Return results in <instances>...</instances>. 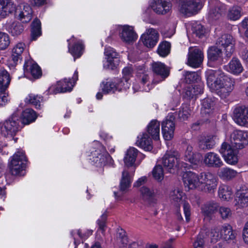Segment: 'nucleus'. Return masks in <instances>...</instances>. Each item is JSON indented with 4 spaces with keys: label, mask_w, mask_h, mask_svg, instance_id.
I'll use <instances>...</instances> for the list:
<instances>
[{
    "label": "nucleus",
    "mask_w": 248,
    "mask_h": 248,
    "mask_svg": "<svg viewBox=\"0 0 248 248\" xmlns=\"http://www.w3.org/2000/svg\"><path fill=\"white\" fill-rule=\"evenodd\" d=\"M183 179L186 187L208 194L214 193L218 184L217 177L210 172H202L199 174L187 172L183 175Z\"/></svg>",
    "instance_id": "nucleus-1"
},
{
    "label": "nucleus",
    "mask_w": 248,
    "mask_h": 248,
    "mask_svg": "<svg viewBox=\"0 0 248 248\" xmlns=\"http://www.w3.org/2000/svg\"><path fill=\"white\" fill-rule=\"evenodd\" d=\"M207 86L222 98L228 97L234 89V80L220 70L206 72Z\"/></svg>",
    "instance_id": "nucleus-2"
},
{
    "label": "nucleus",
    "mask_w": 248,
    "mask_h": 248,
    "mask_svg": "<svg viewBox=\"0 0 248 248\" xmlns=\"http://www.w3.org/2000/svg\"><path fill=\"white\" fill-rule=\"evenodd\" d=\"M138 154V151L135 148H130L127 151L124 159L126 167L122 172L120 184V188L121 191H125L130 186L134 170L132 169V170L130 172L128 170V168L132 167L134 165Z\"/></svg>",
    "instance_id": "nucleus-3"
},
{
    "label": "nucleus",
    "mask_w": 248,
    "mask_h": 248,
    "mask_svg": "<svg viewBox=\"0 0 248 248\" xmlns=\"http://www.w3.org/2000/svg\"><path fill=\"white\" fill-rule=\"evenodd\" d=\"M180 155L177 152H168L158 160L164 168L170 173H174L178 169L184 167L185 163H179Z\"/></svg>",
    "instance_id": "nucleus-4"
},
{
    "label": "nucleus",
    "mask_w": 248,
    "mask_h": 248,
    "mask_svg": "<svg viewBox=\"0 0 248 248\" xmlns=\"http://www.w3.org/2000/svg\"><path fill=\"white\" fill-rule=\"evenodd\" d=\"M26 157L23 151H17L11 157L9 168L13 175H22L26 168Z\"/></svg>",
    "instance_id": "nucleus-5"
},
{
    "label": "nucleus",
    "mask_w": 248,
    "mask_h": 248,
    "mask_svg": "<svg viewBox=\"0 0 248 248\" xmlns=\"http://www.w3.org/2000/svg\"><path fill=\"white\" fill-rule=\"evenodd\" d=\"M211 242L215 243L220 239L227 241L233 240L235 235L232 226L228 224H225L212 229L211 232Z\"/></svg>",
    "instance_id": "nucleus-6"
},
{
    "label": "nucleus",
    "mask_w": 248,
    "mask_h": 248,
    "mask_svg": "<svg viewBox=\"0 0 248 248\" xmlns=\"http://www.w3.org/2000/svg\"><path fill=\"white\" fill-rule=\"evenodd\" d=\"M19 117L14 113L8 120L0 123V133L4 137H12L19 130Z\"/></svg>",
    "instance_id": "nucleus-7"
},
{
    "label": "nucleus",
    "mask_w": 248,
    "mask_h": 248,
    "mask_svg": "<svg viewBox=\"0 0 248 248\" xmlns=\"http://www.w3.org/2000/svg\"><path fill=\"white\" fill-rule=\"evenodd\" d=\"M179 3L180 12L186 16H191L197 13L202 8V3L197 0H172Z\"/></svg>",
    "instance_id": "nucleus-8"
},
{
    "label": "nucleus",
    "mask_w": 248,
    "mask_h": 248,
    "mask_svg": "<svg viewBox=\"0 0 248 248\" xmlns=\"http://www.w3.org/2000/svg\"><path fill=\"white\" fill-rule=\"evenodd\" d=\"M204 55L202 51L197 46L189 47L187 64L193 68L201 66L203 62Z\"/></svg>",
    "instance_id": "nucleus-9"
},
{
    "label": "nucleus",
    "mask_w": 248,
    "mask_h": 248,
    "mask_svg": "<svg viewBox=\"0 0 248 248\" xmlns=\"http://www.w3.org/2000/svg\"><path fill=\"white\" fill-rule=\"evenodd\" d=\"M224 160L229 164L235 165L238 162V151L226 142H223L219 150Z\"/></svg>",
    "instance_id": "nucleus-10"
},
{
    "label": "nucleus",
    "mask_w": 248,
    "mask_h": 248,
    "mask_svg": "<svg viewBox=\"0 0 248 248\" xmlns=\"http://www.w3.org/2000/svg\"><path fill=\"white\" fill-rule=\"evenodd\" d=\"M230 140L236 148L242 149L248 144V132L234 130L231 134Z\"/></svg>",
    "instance_id": "nucleus-11"
},
{
    "label": "nucleus",
    "mask_w": 248,
    "mask_h": 248,
    "mask_svg": "<svg viewBox=\"0 0 248 248\" xmlns=\"http://www.w3.org/2000/svg\"><path fill=\"white\" fill-rule=\"evenodd\" d=\"M217 44L223 48L225 54L228 58H230L234 51L235 40L230 34L222 35L218 38Z\"/></svg>",
    "instance_id": "nucleus-12"
},
{
    "label": "nucleus",
    "mask_w": 248,
    "mask_h": 248,
    "mask_svg": "<svg viewBox=\"0 0 248 248\" xmlns=\"http://www.w3.org/2000/svg\"><path fill=\"white\" fill-rule=\"evenodd\" d=\"M233 118L237 124L248 127V107L241 106L236 107L233 111Z\"/></svg>",
    "instance_id": "nucleus-13"
},
{
    "label": "nucleus",
    "mask_w": 248,
    "mask_h": 248,
    "mask_svg": "<svg viewBox=\"0 0 248 248\" xmlns=\"http://www.w3.org/2000/svg\"><path fill=\"white\" fill-rule=\"evenodd\" d=\"M174 117L172 115L168 116L162 123V131L164 139L169 140L172 139L175 130Z\"/></svg>",
    "instance_id": "nucleus-14"
},
{
    "label": "nucleus",
    "mask_w": 248,
    "mask_h": 248,
    "mask_svg": "<svg viewBox=\"0 0 248 248\" xmlns=\"http://www.w3.org/2000/svg\"><path fill=\"white\" fill-rule=\"evenodd\" d=\"M159 38V34L156 30L153 28L147 29L142 34L140 40L145 46L148 48L154 47L157 44Z\"/></svg>",
    "instance_id": "nucleus-15"
},
{
    "label": "nucleus",
    "mask_w": 248,
    "mask_h": 248,
    "mask_svg": "<svg viewBox=\"0 0 248 248\" xmlns=\"http://www.w3.org/2000/svg\"><path fill=\"white\" fill-rule=\"evenodd\" d=\"M74 85L70 79L65 78L58 82L56 85L51 86L47 91V94H56L59 93L70 92Z\"/></svg>",
    "instance_id": "nucleus-16"
},
{
    "label": "nucleus",
    "mask_w": 248,
    "mask_h": 248,
    "mask_svg": "<svg viewBox=\"0 0 248 248\" xmlns=\"http://www.w3.org/2000/svg\"><path fill=\"white\" fill-rule=\"evenodd\" d=\"M152 67L154 74L159 78L158 80L155 78L154 79L153 82L155 83L164 80L170 75L169 68L163 63L154 62L152 65Z\"/></svg>",
    "instance_id": "nucleus-17"
},
{
    "label": "nucleus",
    "mask_w": 248,
    "mask_h": 248,
    "mask_svg": "<svg viewBox=\"0 0 248 248\" xmlns=\"http://www.w3.org/2000/svg\"><path fill=\"white\" fill-rule=\"evenodd\" d=\"M107 60L104 62L103 66L107 69H113L118 65V54L111 47H106L104 52Z\"/></svg>",
    "instance_id": "nucleus-18"
},
{
    "label": "nucleus",
    "mask_w": 248,
    "mask_h": 248,
    "mask_svg": "<svg viewBox=\"0 0 248 248\" xmlns=\"http://www.w3.org/2000/svg\"><path fill=\"white\" fill-rule=\"evenodd\" d=\"M235 200L237 209L248 206V188L246 186H241L237 190Z\"/></svg>",
    "instance_id": "nucleus-19"
},
{
    "label": "nucleus",
    "mask_w": 248,
    "mask_h": 248,
    "mask_svg": "<svg viewBox=\"0 0 248 248\" xmlns=\"http://www.w3.org/2000/svg\"><path fill=\"white\" fill-rule=\"evenodd\" d=\"M120 37L124 42L130 44L137 40L138 35L135 32L133 27L124 25L121 28Z\"/></svg>",
    "instance_id": "nucleus-20"
},
{
    "label": "nucleus",
    "mask_w": 248,
    "mask_h": 248,
    "mask_svg": "<svg viewBox=\"0 0 248 248\" xmlns=\"http://www.w3.org/2000/svg\"><path fill=\"white\" fill-rule=\"evenodd\" d=\"M105 149L101 145H99L98 148L91 153L90 160L93 165L97 167H101L105 165Z\"/></svg>",
    "instance_id": "nucleus-21"
},
{
    "label": "nucleus",
    "mask_w": 248,
    "mask_h": 248,
    "mask_svg": "<svg viewBox=\"0 0 248 248\" xmlns=\"http://www.w3.org/2000/svg\"><path fill=\"white\" fill-rule=\"evenodd\" d=\"M212 8L209 12V17L211 19H217L223 14H225L227 7L221 2L216 0H213L211 2Z\"/></svg>",
    "instance_id": "nucleus-22"
},
{
    "label": "nucleus",
    "mask_w": 248,
    "mask_h": 248,
    "mask_svg": "<svg viewBox=\"0 0 248 248\" xmlns=\"http://www.w3.org/2000/svg\"><path fill=\"white\" fill-rule=\"evenodd\" d=\"M203 161L204 164L209 167L219 168L223 164L219 155L212 152L204 155Z\"/></svg>",
    "instance_id": "nucleus-23"
},
{
    "label": "nucleus",
    "mask_w": 248,
    "mask_h": 248,
    "mask_svg": "<svg viewBox=\"0 0 248 248\" xmlns=\"http://www.w3.org/2000/svg\"><path fill=\"white\" fill-rule=\"evenodd\" d=\"M16 5L12 0H0V19H3L13 13Z\"/></svg>",
    "instance_id": "nucleus-24"
},
{
    "label": "nucleus",
    "mask_w": 248,
    "mask_h": 248,
    "mask_svg": "<svg viewBox=\"0 0 248 248\" xmlns=\"http://www.w3.org/2000/svg\"><path fill=\"white\" fill-rule=\"evenodd\" d=\"M171 7V3L166 0H154L152 5L153 11L160 15H164L169 12Z\"/></svg>",
    "instance_id": "nucleus-25"
},
{
    "label": "nucleus",
    "mask_w": 248,
    "mask_h": 248,
    "mask_svg": "<svg viewBox=\"0 0 248 248\" xmlns=\"http://www.w3.org/2000/svg\"><path fill=\"white\" fill-rule=\"evenodd\" d=\"M224 69L232 74L238 76L243 71L244 68L238 59L233 58L227 65L224 66Z\"/></svg>",
    "instance_id": "nucleus-26"
},
{
    "label": "nucleus",
    "mask_w": 248,
    "mask_h": 248,
    "mask_svg": "<svg viewBox=\"0 0 248 248\" xmlns=\"http://www.w3.org/2000/svg\"><path fill=\"white\" fill-rule=\"evenodd\" d=\"M24 72L31 75L34 78H39L41 76V70L38 65L32 60L25 61L24 65Z\"/></svg>",
    "instance_id": "nucleus-27"
},
{
    "label": "nucleus",
    "mask_w": 248,
    "mask_h": 248,
    "mask_svg": "<svg viewBox=\"0 0 248 248\" xmlns=\"http://www.w3.org/2000/svg\"><path fill=\"white\" fill-rule=\"evenodd\" d=\"M219 207L218 202L214 201H210L203 204L202 207V213L205 217H211L215 214Z\"/></svg>",
    "instance_id": "nucleus-28"
},
{
    "label": "nucleus",
    "mask_w": 248,
    "mask_h": 248,
    "mask_svg": "<svg viewBox=\"0 0 248 248\" xmlns=\"http://www.w3.org/2000/svg\"><path fill=\"white\" fill-rule=\"evenodd\" d=\"M201 155L200 154L194 152L192 146L188 145L186 150L184 159L189 162L190 164L196 165H198L201 160Z\"/></svg>",
    "instance_id": "nucleus-29"
},
{
    "label": "nucleus",
    "mask_w": 248,
    "mask_h": 248,
    "mask_svg": "<svg viewBox=\"0 0 248 248\" xmlns=\"http://www.w3.org/2000/svg\"><path fill=\"white\" fill-rule=\"evenodd\" d=\"M203 92L202 84L191 85L187 86L185 88L183 95L186 98L190 99L199 94L202 93Z\"/></svg>",
    "instance_id": "nucleus-30"
},
{
    "label": "nucleus",
    "mask_w": 248,
    "mask_h": 248,
    "mask_svg": "<svg viewBox=\"0 0 248 248\" xmlns=\"http://www.w3.org/2000/svg\"><path fill=\"white\" fill-rule=\"evenodd\" d=\"M25 47L24 43L20 42L16 44L12 49L11 59L13 61L11 63L13 66H15L19 60L21 58V55Z\"/></svg>",
    "instance_id": "nucleus-31"
},
{
    "label": "nucleus",
    "mask_w": 248,
    "mask_h": 248,
    "mask_svg": "<svg viewBox=\"0 0 248 248\" xmlns=\"http://www.w3.org/2000/svg\"><path fill=\"white\" fill-rule=\"evenodd\" d=\"M136 143L138 146L147 151H150L153 148L152 138L146 133L140 134L138 137Z\"/></svg>",
    "instance_id": "nucleus-32"
},
{
    "label": "nucleus",
    "mask_w": 248,
    "mask_h": 248,
    "mask_svg": "<svg viewBox=\"0 0 248 248\" xmlns=\"http://www.w3.org/2000/svg\"><path fill=\"white\" fill-rule=\"evenodd\" d=\"M147 132L153 139L158 140L160 136V123L156 120L151 121L147 126Z\"/></svg>",
    "instance_id": "nucleus-33"
},
{
    "label": "nucleus",
    "mask_w": 248,
    "mask_h": 248,
    "mask_svg": "<svg viewBox=\"0 0 248 248\" xmlns=\"http://www.w3.org/2000/svg\"><path fill=\"white\" fill-rule=\"evenodd\" d=\"M68 42H69V51L74 57V61H75L76 58L80 57L82 54L84 48V46L81 41H78L73 47L70 48V42H75V38L74 37L70 40H68Z\"/></svg>",
    "instance_id": "nucleus-34"
},
{
    "label": "nucleus",
    "mask_w": 248,
    "mask_h": 248,
    "mask_svg": "<svg viewBox=\"0 0 248 248\" xmlns=\"http://www.w3.org/2000/svg\"><path fill=\"white\" fill-rule=\"evenodd\" d=\"M123 79L124 80L125 83L122 85L123 81H121L118 85V86L123 87L124 89L129 88L130 84L128 81L133 76V70L131 66H128L124 67L122 71Z\"/></svg>",
    "instance_id": "nucleus-35"
},
{
    "label": "nucleus",
    "mask_w": 248,
    "mask_h": 248,
    "mask_svg": "<svg viewBox=\"0 0 248 248\" xmlns=\"http://www.w3.org/2000/svg\"><path fill=\"white\" fill-rule=\"evenodd\" d=\"M6 29L13 36L20 35L24 30L23 25L18 22H9L7 24Z\"/></svg>",
    "instance_id": "nucleus-36"
},
{
    "label": "nucleus",
    "mask_w": 248,
    "mask_h": 248,
    "mask_svg": "<svg viewBox=\"0 0 248 248\" xmlns=\"http://www.w3.org/2000/svg\"><path fill=\"white\" fill-rule=\"evenodd\" d=\"M215 141L212 136H202L199 142V147L202 150H209L213 148Z\"/></svg>",
    "instance_id": "nucleus-37"
},
{
    "label": "nucleus",
    "mask_w": 248,
    "mask_h": 248,
    "mask_svg": "<svg viewBox=\"0 0 248 248\" xmlns=\"http://www.w3.org/2000/svg\"><path fill=\"white\" fill-rule=\"evenodd\" d=\"M219 198L223 201H229L232 198V188L225 185L219 186L218 190Z\"/></svg>",
    "instance_id": "nucleus-38"
},
{
    "label": "nucleus",
    "mask_w": 248,
    "mask_h": 248,
    "mask_svg": "<svg viewBox=\"0 0 248 248\" xmlns=\"http://www.w3.org/2000/svg\"><path fill=\"white\" fill-rule=\"evenodd\" d=\"M11 77L5 70L0 71V92H5L11 82Z\"/></svg>",
    "instance_id": "nucleus-39"
},
{
    "label": "nucleus",
    "mask_w": 248,
    "mask_h": 248,
    "mask_svg": "<svg viewBox=\"0 0 248 248\" xmlns=\"http://www.w3.org/2000/svg\"><path fill=\"white\" fill-rule=\"evenodd\" d=\"M237 172L229 168H223L218 172V175L224 180H230L236 176Z\"/></svg>",
    "instance_id": "nucleus-40"
},
{
    "label": "nucleus",
    "mask_w": 248,
    "mask_h": 248,
    "mask_svg": "<svg viewBox=\"0 0 248 248\" xmlns=\"http://www.w3.org/2000/svg\"><path fill=\"white\" fill-rule=\"evenodd\" d=\"M37 118L35 112L31 108L24 110L22 114L21 121L24 124H28L34 122Z\"/></svg>",
    "instance_id": "nucleus-41"
},
{
    "label": "nucleus",
    "mask_w": 248,
    "mask_h": 248,
    "mask_svg": "<svg viewBox=\"0 0 248 248\" xmlns=\"http://www.w3.org/2000/svg\"><path fill=\"white\" fill-rule=\"evenodd\" d=\"M242 9L238 6H233L230 8L227 14V17L229 20L236 21L242 16Z\"/></svg>",
    "instance_id": "nucleus-42"
},
{
    "label": "nucleus",
    "mask_w": 248,
    "mask_h": 248,
    "mask_svg": "<svg viewBox=\"0 0 248 248\" xmlns=\"http://www.w3.org/2000/svg\"><path fill=\"white\" fill-rule=\"evenodd\" d=\"M170 198L172 202L179 204L180 202H183L186 199L184 192L179 188L174 189L170 191Z\"/></svg>",
    "instance_id": "nucleus-43"
},
{
    "label": "nucleus",
    "mask_w": 248,
    "mask_h": 248,
    "mask_svg": "<svg viewBox=\"0 0 248 248\" xmlns=\"http://www.w3.org/2000/svg\"><path fill=\"white\" fill-rule=\"evenodd\" d=\"M222 55L221 50L216 46H212L208 50V58L210 62L219 60Z\"/></svg>",
    "instance_id": "nucleus-44"
},
{
    "label": "nucleus",
    "mask_w": 248,
    "mask_h": 248,
    "mask_svg": "<svg viewBox=\"0 0 248 248\" xmlns=\"http://www.w3.org/2000/svg\"><path fill=\"white\" fill-rule=\"evenodd\" d=\"M43 101V97L41 95L31 93L25 98L26 103L31 104L34 106L36 108H41V103Z\"/></svg>",
    "instance_id": "nucleus-45"
},
{
    "label": "nucleus",
    "mask_w": 248,
    "mask_h": 248,
    "mask_svg": "<svg viewBox=\"0 0 248 248\" xmlns=\"http://www.w3.org/2000/svg\"><path fill=\"white\" fill-rule=\"evenodd\" d=\"M41 34V22L36 18L31 24V37L32 40H35Z\"/></svg>",
    "instance_id": "nucleus-46"
},
{
    "label": "nucleus",
    "mask_w": 248,
    "mask_h": 248,
    "mask_svg": "<svg viewBox=\"0 0 248 248\" xmlns=\"http://www.w3.org/2000/svg\"><path fill=\"white\" fill-rule=\"evenodd\" d=\"M19 19L23 22H28L31 19V9L28 6H24L23 10L18 14Z\"/></svg>",
    "instance_id": "nucleus-47"
},
{
    "label": "nucleus",
    "mask_w": 248,
    "mask_h": 248,
    "mask_svg": "<svg viewBox=\"0 0 248 248\" xmlns=\"http://www.w3.org/2000/svg\"><path fill=\"white\" fill-rule=\"evenodd\" d=\"M140 192L144 200H148L153 198L157 193V190L153 188L142 186L140 189Z\"/></svg>",
    "instance_id": "nucleus-48"
},
{
    "label": "nucleus",
    "mask_w": 248,
    "mask_h": 248,
    "mask_svg": "<svg viewBox=\"0 0 248 248\" xmlns=\"http://www.w3.org/2000/svg\"><path fill=\"white\" fill-rule=\"evenodd\" d=\"M152 174L155 180L161 182L164 176V170L160 164L155 165L152 170Z\"/></svg>",
    "instance_id": "nucleus-49"
},
{
    "label": "nucleus",
    "mask_w": 248,
    "mask_h": 248,
    "mask_svg": "<svg viewBox=\"0 0 248 248\" xmlns=\"http://www.w3.org/2000/svg\"><path fill=\"white\" fill-rule=\"evenodd\" d=\"M170 44L169 42L164 41L160 43L158 47V54L161 57H166L170 51Z\"/></svg>",
    "instance_id": "nucleus-50"
},
{
    "label": "nucleus",
    "mask_w": 248,
    "mask_h": 248,
    "mask_svg": "<svg viewBox=\"0 0 248 248\" xmlns=\"http://www.w3.org/2000/svg\"><path fill=\"white\" fill-rule=\"evenodd\" d=\"M214 102L209 98L203 99L202 102L201 112L202 114H210L213 107Z\"/></svg>",
    "instance_id": "nucleus-51"
},
{
    "label": "nucleus",
    "mask_w": 248,
    "mask_h": 248,
    "mask_svg": "<svg viewBox=\"0 0 248 248\" xmlns=\"http://www.w3.org/2000/svg\"><path fill=\"white\" fill-rule=\"evenodd\" d=\"M9 35L5 32L0 31V50L6 49L10 44Z\"/></svg>",
    "instance_id": "nucleus-52"
},
{
    "label": "nucleus",
    "mask_w": 248,
    "mask_h": 248,
    "mask_svg": "<svg viewBox=\"0 0 248 248\" xmlns=\"http://www.w3.org/2000/svg\"><path fill=\"white\" fill-rule=\"evenodd\" d=\"M136 76L138 80L140 81L142 85L146 84L149 79L147 71L144 68L139 69L137 72Z\"/></svg>",
    "instance_id": "nucleus-53"
},
{
    "label": "nucleus",
    "mask_w": 248,
    "mask_h": 248,
    "mask_svg": "<svg viewBox=\"0 0 248 248\" xmlns=\"http://www.w3.org/2000/svg\"><path fill=\"white\" fill-rule=\"evenodd\" d=\"M185 80L186 83H191L200 80V75L195 72L185 71L184 73Z\"/></svg>",
    "instance_id": "nucleus-54"
},
{
    "label": "nucleus",
    "mask_w": 248,
    "mask_h": 248,
    "mask_svg": "<svg viewBox=\"0 0 248 248\" xmlns=\"http://www.w3.org/2000/svg\"><path fill=\"white\" fill-rule=\"evenodd\" d=\"M192 33L196 36L201 38L205 33V30L202 25L198 22H195L192 25Z\"/></svg>",
    "instance_id": "nucleus-55"
},
{
    "label": "nucleus",
    "mask_w": 248,
    "mask_h": 248,
    "mask_svg": "<svg viewBox=\"0 0 248 248\" xmlns=\"http://www.w3.org/2000/svg\"><path fill=\"white\" fill-rule=\"evenodd\" d=\"M191 110L187 105H183L178 113L179 118L183 120H186L190 115Z\"/></svg>",
    "instance_id": "nucleus-56"
},
{
    "label": "nucleus",
    "mask_w": 248,
    "mask_h": 248,
    "mask_svg": "<svg viewBox=\"0 0 248 248\" xmlns=\"http://www.w3.org/2000/svg\"><path fill=\"white\" fill-rule=\"evenodd\" d=\"M218 210L219 213L223 219L226 220L232 217V212L230 208L226 206H221L219 207Z\"/></svg>",
    "instance_id": "nucleus-57"
},
{
    "label": "nucleus",
    "mask_w": 248,
    "mask_h": 248,
    "mask_svg": "<svg viewBox=\"0 0 248 248\" xmlns=\"http://www.w3.org/2000/svg\"><path fill=\"white\" fill-rule=\"evenodd\" d=\"M107 217L106 214H103L100 217V218L97 220V224L99 227L97 232H101L103 235H104L106 228V221Z\"/></svg>",
    "instance_id": "nucleus-58"
},
{
    "label": "nucleus",
    "mask_w": 248,
    "mask_h": 248,
    "mask_svg": "<svg viewBox=\"0 0 248 248\" xmlns=\"http://www.w3.org/2000/svg\"><path fill=\"white\" fill-rule=\"evenodd\" d=\"M117 87L115 83L108 81L104 84L102 88V91L105 93H114L117 89Z\"/></svg>",
    "instance_id": "nucleus-59"
},
{
    "label": "nucleus",
    "mask_w": 248,
    "mask_h": 248,
    "mask_svg": "<svg viewBox=\"0 0 248 248\" xmlns=\"http://www.w3.org/2000/svg\"><path fill=\"white\" fill-rule=\"evenodd\" d=\"M204 241L203 237L199 235L193 244V248H203Z\"/></svg>",
    "instance_id": "nucleus-60"
},
{
    "label": "nucleus",
    "mask_w": 248,
    "mask_h": 248,
    "mask_svg": "<svg viewBox=\"0 0 248 248\" xmlns=\"http://www.w3.org/2000/svg\"><path fill=\"white\" fill-rule=\"evenodd\" d=\"M183 209L185 215L186 219L187 222L189 221L190 220V216L191 215L190 213V206L189 204L187 202H186L185 201L183 202Z\"/></svg>",
    "instance_id": "nucleus-61"
},
{
    "label": "nucleus",
    "mask_w": 248,
    "mask_h": 248,
    "mask_svg": "<svg viewBox=\"0 0 248 248\" xmlns=\"http://www.w3.org/2000/svg\"><path fill=\"white\" fill-rule=\"evenodd\" d=\"M241 25L245 30V35L248 38V18H245L241 22Z\"/></svg>",
    "instance_id": "nucleus-62"
},
{
    "label": "nucleus",
    "mask_w": 248,
    "mask_h": 248,
    "mask_svg": "<svg viewBox=\"0 0 248 248\" xmlns=\"http://www.w3.org/2000/svg\"><path fill=\"white\" fill-rule=\"evenodd\" d=\"M8 101V96L5 92H0V106L5 104Z\"/></svg>",
    "instance_id": "nucleus-63"
},
{
    "label": "nucleus",
    "mask_w": 248,
    "mask_h": 248,
    "mask_svg": "<svg viewBox=\"0 0 248 248\" xmlns=\"http://www.w3.org/2000/svg\"><path fill=\"white\" fill-rule=\"evenodd\" d=\"M243 239L246 243H248V221L246 223L243 232Z\"/></svg>",
    "instance_id": "nucleus-64"
}]
</instances>
